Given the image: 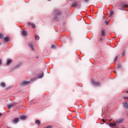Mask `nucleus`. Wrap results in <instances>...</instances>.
<instances>
[{"label": "nucleus", "instance_id": "f257e3e1", "mask_svg": "<svg viewBox=\"0 0 128 128\" xmlns=\"http://www.w3.org/2000/svg\"><path fill=\"white\" fill-rule=\"evenodd\" d=\"M91 82L92 84H93L94 86H98L100 84V82H95L94 80H91Z\"/></svg>", "mask_w": 128, "mask_h": 128}, {"label": "nucleus", "instance_id": "f03ea898", "mask_svg": "<svg viewBox=\"0 0 128 128\" xmlns=\"http://www.w3.org/2000/svg\"><path fill=\"white\" fill-rule=\"evenodd\" d=\"M61 14H62V12H57L55 16L56 18H54V20H56V18H58V16H60Z\"/></svg>", "mask_w": 128, "mask_h": 128}, {"label": "nucleus", "instance_id": "7ed1b4c3", "mask_svg": "<svg viewBox=\"0 0 128 128\" xmlns=\"http://www.w3.org/2000/svg\"><path fill=\"white\" fill-rule=\"evenodd\" d=\"M124 122V119H120L116 121V124H122Z\"/></svg>", "mask_w": 128, "mask_h": 128}, {"label": "nucleus", "instance_id": "20e7f679", "mask_svg": "<svg viewBox=\"0 0 128 128\" xmlns=\"http://www.w3.org/2000/svg\"><path fill=\"white\" fill-rule=\"evenodd\" d=\"M15 104H16V103H14L12 104H10L9 105H8V108L10 110L14 106Z\"/></svg>", "mask_w": 128, "mask_h": 128}, {"label": "nucleus", "instance_id": "39448f33", "mask_svg": "<svg viewBox=\"0 0 128 128\" xmlns=\"http://www.w3.org/2000/svg\"><path fill=\"white\" fill-rule=\"evenodd\" d=\"M101 36H106V30L104 29L102 30L101 32Z\"/></svg>", "mask_w": 128, "mask_h": 128}, {"label": "nucleus", "instance_id": "423d86ee", "mask_svg": "<svg viewBox=\"0 0 128 128\" xmlns=\"http://www.w3.org/2000/svg\"><path fill=\"white\" fill-rule=\"evenodd\" d=\"M30 84V82L28 81H24L22 82L21 86H26V84Z\"/></svg>", "mask_w": 128, "mask_h": 128}, {"label": "nucleus", "instance_id": "0eeeda50", "mask_svg": "<svg viewBox=\"0 0 128 128\" xmlns=\"http://www.w3.org/2000/svg\"><path fill=\"white\" fill-rule=\"evenodd\" d=\"M28 26H32V28H36V25H34V24H32V23H30V22H28Z\"/></svg>", "mask_w": 128, "mask_h": 128}, {"label": "nucleus", "instance_id": "6e6552de", "mask_svg": "<svg viewBox=\"0 0 128 128\" xmlns=\"http://www.w3.org/2000/svg\"><path fill=\"white\" fill-rule=\"evenodd\" d=\"M28 46L30 48H31V49L32 50H34V44H32V42H30L28 44Z\"/></svg>", "mask_w": 128, "mask_h": 128}, {"label": "nucleus", "instance_id": "1a4fd4ad", "mask_svg": "<svg viewBox=\"0 0 128 128\" xmlns=\"http://www.w3.org/2000/svg\"><path fill=\"white\" fill-rule=\"evenodd\" d=\"M109 126H110V128H114V126H116V122H114V124L110 123L109 124Z\"/></svg>", "mask_w": 128, "mask_h": 128}, {"label": "nucleus", "instance_id": "9d476101", "mask_svg": "<svg viewBox=\"0 0 128 128\" xmlns=\"http://www.w3.org/2000/svg\"><path fill=\"white\" fill-rule=\"evenodd\" d=\"M18 120H20L18 118H16L13 120V122L14 124H18Z\"/></svg>", "mask_w": 128, "mask_h": 128}, {"label": "nucleus", "instance_id": "9b49d317", "mask_svg": "<svg viewBox=\"0 0 128 128\" xmlns=\"http://www.w3.org/2000/svg\"><path fill=\"white\" fill-rule=\"evenodd\" d=\"M22 36H26L27 34H28V32H26V31L25 30H23L22 32Z\"/></svg>", "mask_w": 128, "mask_h": 128}, {"label": "nucleus", "instance_id": "f8f14e48", "mask_svg": "<svg viewBox=\"0 0 128 128\" xmlns=\"http://www.w3.org/2000/svg\"><path fill=\"white\" fill-rule=\"evenodd\" d=\"M22 63H20L19 64H18V65H16V66H15L14 68H20V66H22Z\"/></svg>", "mask_w": 128, "mask_h": 128}, {"label": "nucleus", "instance_id": "ddd939ff", "mask_svg": "<svg viewBox=\"0 0 128 128\" xmlns=\"http://www.w3.org/2000/svg\"><path fill=\"white\" fill-rule=\"evenodd\" d=\"M20 118L24 120H26V116H20Z\"/></svg>", "mask_w": 128, "mask_h": 128}, {"label": "nucleus", "instance_id": "4468645a", "mask_svg": "<svg viewBox=\"0 0 128 128\" xmlns=\"http://www.w3.org/2000/svg\"><path fill=\"white\" fill-rule=\"evenodd\" d=\"M77 6H78V3L76 2H73L72 4V6H74V8H76Z\"/></svg>", "mask_w": 128, "mask_h": 128}, {"label": "nucleus", "instance_id": "2eb2a0df", "mask_svg": "<svg viewBox=\"0 0 128 128\" xmlns=\"http://www.w3.org/2000/svg\"><path fill=\"white\" fill-rule=\"evenodd\" d=\"M10 64H12V60H8L6 63L7 66Z\"/></svg>", "mask_w": 128, "mask_h": 128}, {"label": "nucleus", "instance_id": "dca6fc26", "mask_svg": "<svg viewBox=\"0 0 128 128\" xmlns=\"http://www.w3.org/2000/svg\"><path fill=\"white\" fill-rule=\"evenodd\" d=\"M36 124H38V126L40 124V120H36Z\"/></svg>", "mask_w": 128, "mask_h": 128}, {"label": "nucleus", "instance_id": "f3484780", "mask_svg": "<svg viewBox=\"0 0 128 128\" xmlns=\"http://www.w3.org/2000/svg\"><path fill=\"white\" fill-rule=\"evenodd\" d=\"M4 40L6 42H7L8 40H10V38L8 37H6L4 38Z\"/></svg>", "mask_w": 128, "mask_h": 128}, {"label": "nucleus", "instance_id": "a211bd4d", "mask_svg": "<svg viewBox=\"0 0 128 128\" xmlns=\"http://www.w3.org/2000/svg\"><path fill=\"white\" fill-rule=\"evenodd\" d=\"M2 88H6V84L4 82H2L0 84Z\"/></svg>", "mask_w": 128, "mask_h": 128}, {"label": "nucleus", "instance_id": "6ab92c4d", "mask_svg": "<svg viewBox=\"0 0 128 128\" xmlns=\"http://www.w3.org/2000/svg\"><path fill=\"white\" fill-rule=\"evenodd\" d=\"M36 40H40V36H34Z\"/></svg>", "mask_w": 128, "mask_h": 128}, {"label": "nucleus", "instance_id": "aec40b11", "mask_svg": "<svg viewBox=\"0 0 128 128\" xmlns=\"http://www.w3.org/2000/svg\"><path fill=\"white\" fill-rule=\"evenodd\" d=\"M44 78V73H42V74L39 76V78Z\"/></svg>", "mask_w": 128, "mask_h": 128}, {"label": "nucleus", "instance_id": "412c9836", "mask_svg": "<svg viewBox=\"0 0 128 128\" xmlns=\"http://www.w3.org/2000/svg\"><path fill=\"white\" fill-rule=\"evenodd\" d=\"M3 38H4V36H2V34H0V38L2 40Z\"/></svg>", "mask_w": 128, "mask_h": 128}, {"label": "nucleus", "instance_id": "4be33fe9", "mask_svg": "<svg viewBox=\"0 0 128 128\" xmlns=\"http://www.w3.org/2000/svg\"><path fill=\"white\" fill-rule=\"evenodd\" d=\"M118 56L115 58L114 60V62H116V60H118Z\"/></svg>", "mask_w": 128, "mask_h": 128}, {"label": "nucleus", "instance_id": "5701e85b", "mask_svg": "<svg viewBox=\"0 0 128 128\" xmlns=\"http://www.w3.org/2000/svg\"><path fill=\"white\" fill-rule=\"evenodd\" d=\"M51 48H56V46H54V45H52V46H51Z\"/></svg>", "mask_w": 128, "mask_h": 128}, {"label": "nucleus", "instance_id": "b1692460", "mask_svg": "<svg viewBox=\"0 0 128 128\" xmlns=\"http://www.w3.org/2000/svg\"><path fill=\"white\" fill-rule=\"evenodd\" d=\"M122 68V65H118V68Z\"/></svg>", "mask_w": 128, "mask_h": 128}, {"label": "nucleus", "instance_id": "393cba45", "mask_svg": "<svg viewBox=\"0 0 128 128\" xmlns=\"http://www.w3.org/2000/svg\"><path fill=\"white\" fill-rule=\"evenodd\" d=\"M124 8H128V4L124 5Z\"/></svg>", "mask_w": 128, "mask_h": 128}, {"label": "nucleus", "instance_id": "a878e982", "mask_svg": "<svg viewBox=\"0 0 128 128\" xmlns=\"http://www.w3.org/2000/svg\"><path fill=\"white\" fill-rule=\"evenodd\" d=\"M124 100H126V99L128 100V97L124 96Z\"/></svg>", "mask_w": 128, "mask_h": 128}, {"label": "nucleus", "instance_id": "bb28decb", "mask_svg": "<svg viewBox=\"0 0 128 128\" xmlns=\"http://www.w3.org/2000/svg\"><path fill=\"white\" fill-rule=\"evenodd\" d=\"M105 23L106 24H108V21H106Z\"/></svg>", "mask_w": 128, "mask_h": 128}, {"label": "nucleus", "instance_id": "cd10ccee", "mask_svg": "<svg viewBox=\"0 0 128 128\" xmlns=\"http://www.w3.org/2000/svg\"><path fill=\"white\" fill-rule=\"evenodd\" d=\"M102 122H104V123L106 122V120L104 119H102Z\"/></svg>", "mask_w": 128, "mask_h": 128}, {"label": "nucleus", "instance_id": "c85d7f7f", "mask_svg": "<svg viewBox=\"0 0 128 128\" xmlns=\"http://www.w3.org/2000/svg\"><path fill=\"white\" fill-rule=\"evenodd\" d=\"M114 14V12H110V16H112Z\"/></svg>", "mask_w": 128, "mask_h": 128}, {"label": "nucleus", "instance_id": "c756f323", "mask_svg": "<svg viewBox=\"0 0 128 128\" xmlns=\"http://www.w3.org/2000/svg\"><path fill=\"white\" fill-rule=\"evenodd\" d=\"M2 60L0 59V64H2Z\"/></svg>", "mask_w": 128, "mask_h": 128}, {"label": "nucleus", "instance_id": "7c9ffc66", "mask_svg": "<svg viewBox=\"0 0 128 128\" xmlns=\"http://www.w3.org/2000/svg\"><path fill=\"white\" fill-rule=\"evenodd\" d=\"M84 2H88V0H84Z\"/></svg>", "mask_w": 128, "mask_h": 128}, {"label": "nucleus", "instance_id": "2f4dec72", "mask_svg": "<svg viewBox=\"0 0 128 128\" xmlns=\"http://www.w3.org/2000/svg\"><path fill=\"white\" fill-rule=\"evenodd\" d=\"M125 54H126V52H124L123 54H122V56H124Z\"/></svg>", "mask_w": 128, "mask_h": 128}, {"label": "nucleus", "instance_id": "473e14b6", "mask_svg": "<svg viewBox=\"0 0 128 128\" xmlns=\"http://www.w3.org/2000/svg\"><path fill=\"white\" fill-rule=\"evenodd\" d=\"M114 74H116V72L115 70H114Z\"/></svg>", "mask_w": 128, "mask_h": 128}, {"label": "nucleus", "instance_id": "72a5a7b5", "mask_svg": "<svg viewBox=\"0 0 128 128\" xmlns=\"http://www.w3.org/2000/svg\"><path fill=\"white\" fill-rule=\"evenodd\" d=\"M126 92L127 94H128V91H126Z\"/></svg>", "mask_w": 128, "mask_h": 128}, {"label": "nucleus", "instance_id": "f704fd0d", "mask_svg": "<svg viewBox=\"0 0 128 128\" xmlns=\"http://www.w3.org/2000/svg\"><path fill=\"white\" fill-rule=\"evenodd\" d=\"M110 122H112V120H110Z\"/></svg>", "mask_w": 128, "mask_h": 128}, {"label": "nucleus", "instance_id": "c9c22d12", "mask_svg": "<svg viewBox=\"0 0 128 128\" xmlns=\"http://www.w3.org/2000/svg\"><path fill=\"white\" fill-rule=\"evenodd\" d=\"M0 44H2V43H0Z\"/></svg>", "mask_w": 128, "mask_h": 128}]
</instances>
